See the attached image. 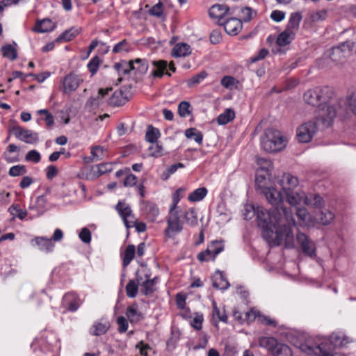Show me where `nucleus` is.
<instances>
[{"mask_svg":"<svg viewBox=\"0 0 356 356\" xmlns=\"http://www.w3.org/2000/svg\"><path fill=\"white\" fill-rule=\"evenodd\" d=\"M207 76V73L205 71H202L189 79L187 85L188 87H193L194 86L200 83Z\"/></svg>","mask_w":356,"mask_h":356,"instance_id":"nucleus-54","label":"nucleus"},{"mask_svg":"<svg viewBox=\"0 0 356 356\" xmlns=\"http://www.w3.org/2000/svg\"><path fill=\"white\" fill-rule=\"evenodd\" d=\"M13 131L19 140L29 144H33L38 141V134L29 129H25L20 126L14 127Z\"/></svg>","mask_w":356,"mask_h":356,"instance_id":"nucleus-13","label":"nucleus"},{"mask_svg":"<svg viewBox=\"0 0 356 356\" xmlns=\"http://www.w3.org/2000/svg\"><path fill=\"white\" fill-rule=\"evenodd\" d=\"M26 168L23 165H16L12 166L9 171L8 175L11 177H17L19 175H23L26 173Z\"/></svg>","mask_w":356,"mask_h":356,"instance_id":"nucleus-56","label":"nucleus"},{"mask_svg":"<svg viewBox=\"0 0 356 356\" xmlns=\"http://www.w3.org/2000/svg\"><path fill=\"white\" fill-rule=\"evenodd\" d=\"M285 200L291 206H297L300 204L302 202L305 203V198L307 195L305 193L298 189L290 190L287 192L284 193Z\"/></svg>","mask_w":356,"mask_h":356,"instance_id":"nucleus-17","label":"nucleus"},{"mask_svg":"<svg viewBox=\"0 0 356 356\" xmlns=\"http://www.w3.org/2000/svg\"><path fill=\"white\" fill-rule=\"evenodd\" d=\"M323 199L318 195H313L310 194L306 196L305 198V205L312 206L315 208H318L322 206Z\"/></svg>","mask_w":356,"mask_h":356,"instance_id":"nucleus-41","label":"nucleus"},{"mask_svg":"<svg viewBox=\"0 0 356 356\" xmlns=\"http://www.w3.org/2000/svg\"><path fill=\"white\" fill-rule=\"evenodd\" d=\"M79 237L82 242L88 244L91 241V232L87 227H83L81 229Z\"/></svg>","mask_w":356,"mask_h":356,"instance_id":"nucleus-64","label":"nucleus"},{"mask_svg":"<svg viewBox=\"0 0 356 356\" xmlns=\"http://www.w3.org/2000/svg\"><path fill=\"white\" fill-rule=\"evenodd\" d=\"M296 214L301 225L305 226H310L313 225L314 222L312 220V216L306 209H298Z\"/></svg>","mask_w":356,"mask_h":356,"instance_id":"nucleus-33","label":"nucleus"},{"mask_svg":"<svg viewBox=\"0 0 356 356\" xmlns=\"http://www.w3.org/2000/svg\"><path fill=\"white\" fill-rule=\"evenodd\" d=\"M213 305V316H216L219 321L227 323V316L224 311L221 312L217 307V304L215 301L212 302Z\"/></svg>","mask_w":356,"mask_h":356,"instance_id":"nucleus-61","label":"nucleus"},{"mask_svg":"<svg viewBox=\"0 0 356 356\" xmlns=\"http://www.w3.org/2000/svg\"><path fill=\"white\" fill-rule=\"evenodd\" d=\"M277 341L275 338L271 337H261L259 339V346L267 349L270 351L271 353L273 352L275 346L277 344Z\"/></svg>","mask_w":356,"mask_h":356,"instance_id":"nucleus-32","label":"nucleus"},{"mask_svg":"<svg viewBox=\"0 0 356 356\" xmlns=\"http://www.w3.org/2000/svg\"><path fill=\"white\" fill-rule=\"evenodd\" d=\"M105 151L106 149L102 146L97 145L92 147L90 153L93 157V161H97L102 160L104 157Z\"/></svg>","mask_w":356,"mask_h":356,"instance_id":"nucleus-53","label":"nucleus"},{"mask_svg":"<svg viewBox=\"0 0 356 356\" xmlns=\"http://www.w3.org/2000/svg\"><path fill=\"white\" fill-rule=\"evenodd\" d=\"M257 224L262 229L264 238L272 245L284 243L285 248L294 247V236L292 227L296 221L291 209L284 207L267 211L257 206Z\"/></svg>","mask_w":356,"mask_h":356,"instance_id":"nucleus-1","label":"nucleus"},{"mask_svg":"<svg viewBox=\"0 0 356 356\" xmlns=\"http://www.w3.org/2000/svg\"><path fill=\"white\" fill-rule=\"evenodd\" d=\"M138 284L137 281L131 280L126 286L127 296L129 298H134L136 296L138 291Z\"/></svg>","mask_w":356,"mask_h":356,"instance_id":"nucleus-48","label":"nucleus"},{"mask_svg":"<svg viewBox=\"0 0 356 356\" xmlns=\"http://www.w3.org/2000/svg\"><path fill=\"white\" fill-rule=\"evenodd\" d=\"M261 145L267 152H277L286 147V140L279 131L267 129L261 137Z\"/></svg>","mask_w":356,"mask_h":356,"instance_id":"nucleus-2","label":"nucleus"},{"mask_svg":"<svg viewBox=\"0 0 356 356\" xmlns=\"http://www.w3.org/2000/svg\"><path fill=\"white\" fill-rule=\"evenodd\" d=\"M243 215L245 220H251L257 215V207H255L253 204L245 205Z\"/></svg>","mask_w":356,"mask_h":356,"instance_id":"nucleus-52","label":"nucleus"},{"mask_svg":"<svg viewBox=\"0 0 356 356\" xmlns=\"http://www.w3.org/2000/svg\"><path fill=\"white\" fill-rule=\"evenodd\" d=\"M130 61L133 63L134 67L132 71H134L135 74L142 76L147 73L149 68V64L148 61L145 58H136L134 60H131Z\"/></svg>","mask_w":356,"mask_h":356,"instance_id":"nucleus-22","label":"nucleus"},{"mask_svg":"<svg viewBox=\"0 0 356 356\" xmlns=\"http://www.w3.org/2000/svg\"><path fill=\"white\" fill-rule=\"evenodd\" d=\"M115 209L122 218L127 228H131L134 226L137 219L133 214L132 210L128 204L124 201H119L115 206Z\"/></svg>","mask_w":356,"mask_h":356,"instance_id":"nucleus-9","label":"nucleus"},{"mask_svg":"<svg viewBox=\"0 0 356 356\" xmlns=\"http://www.w3.org/2000/svg\"><path fill=\"white\" fill-rule=\"evenodd\" d=\"M100 64V59L97 56H94L88 63L87 67L92 75H94L98 70Z\"/></svg>","mask_w":356,"mask_h":356,"instance_id":"nucleus-60","label":"nucleus"},{"mask_svg":"<svg viewBox=\"0 0 356 356\" xmlns=\"http://www.w3.org/2000/svg\"><path fill=\"white\" fill-rule=\"evenodd\" d=\"M150 155L154 157L161 156L163 154V147L159 143H152L149 147Z\"/></svg>","mask_w":356,"mask_h":356,"instance_id":"nucleus-63","label":"nucleus"},{"mask_svg":"<svg viewBox=\"0 0 356 356\" xmlns=\"http://www.w3.org/2000/svg\"><path fill=\"white\" fill-rule=\"evenodd\" d=\"M261 192L265 195L268 202L275 207L274 209H279L281 211V207H284L282 205L284 197L281 192L273 187L264 188Z\"/></svg>","mask_w":356,"mask_h":356,"instance_id":"nucleus-12","label":"nucleus"},{"mask_svg":"<svg viewBox=\"0 0 356 356\" xmlns=\"http://www.w3.org/2000/svg\"><path fill=\"white\" fill-rule=\"evenodd\" d=\"M332 95L333 92L329 87H316L307 90L303 98L307 104L319 107L327 103Z\"/></svg>","mask_w":356,"mask_h":356,"instance_id":"nucleus-3","label":"nucleus"},{"mask_svg":"<svg viewBox=\"0 0 356 356\" xmlns=\"http://www.w3.org/2000/svg\"><path fill=\"white\" fill-rule=\"evenodd\" d=\"M126 315L131 322H138L142 318L141 314L134 306L127 309Z\"/></svg>","mask_w":356,"mask_h":356,"instance_id":"nucleus-50","label":"nucleus"},{"mask_svg":"<svg viewBox=\"0 0 356 356\" xmlns=\"http://www.w3.org/2000/svg\"><path fill=\"white\" fill-rule=\"evenodd\" d=\"M115 71L119 76H124L129 74L134 68L133 63L131 61L121 60L115 63L113 66Z\"/></svg>","mask_w":356,"mask_h":356,"instance_id":"nucleus-25","label":"nucleus"},{"mask_svg":"<svg viewBox=\"0 0 356 356\" xmlns=\"http://www.w3.org/2000/svg\"><path fill=\"white\" fill-rule=\"evenodd\" d=\"M9 213L14 217H17L20 220H24L27 216V211L21 209L19 205L17 204H12L8 208Z\"/></svg>","mask_w":356,"mask_h":356,"instance_id":"nucleus-46","label":"nucleus"},{"mask_svg":"<svg viewBox=\"0 0 356 356\" xmlns=\"http://www.w3.org/2000/svg\"><path fill=\"white\" fill-rule=\"evenodd\" d=\"M159 136L160 132L158 129H156L151 125L147 127L145 134V139L147 142L154 143L157 141Z\"/></svg>","mask_w":356,"mask_h":356,"instance_id":"nucleus-43","label":"nucleus"},{"mask_svg":"<svg viewBox=\"0 0 356 356\" xmlns=\"http://www.w3.org/2000/svg\"><path fill=\"white\" fill-rule=\"evenodd\" d=\"M79 31L76 28L70 29L63 32L58 38V42H67L72 40L74 38L78 35Z\"/></svg>","mask_w":356,"mask_h":356,"instance_id":"nucleus-40","label":"nucleus"},{"mask_svg":"<svg viewBox=\"0 0 356 356\" xmlns=\"http://www.w3.org/2000/svg\"><path fill=\"white\" fill-rule=\"evenodd\" d=\"M34 241L41 251L51 252L54 248L52 239L46 237H36Z\"/></svg>","mask_w":356,"mask_h":356,"instance_id":"nucleus-29","label":"nucleus"},{"mask_svg":"<svg viewBox=\"0 0 356 356\" xmlns=\"http://www.w3.org/2000/svg\"><path fill=\"white\" fill-rule=\"evenodd\" d=\"M185 136L187 138L193 139L198 144H201L203 139L202 133L195 128H189L185 131Z\"/></svg>","mask_w":356,"mask_h":356,"instance_id":"nucleus-42","label":"nucleus"},{"mask_svg":"<svg viewBox=\"0 0 356 356\" xmlns=\"http://www.w3.org/2000/svg\"><path fill=\"white\" fill-rule=\"evenodd\" d=\"M317 131V124L315 120H309L302 124L298 129L296 136L300 143H309Z\"/></svg>","mask_w":356,"mask_h":356,"instance_id":"nucleus-8","label":"nucleus"},{"mask_svg":"<svg viewBox=\"0 0 356 356\" xmlns=\"http://www.w3.org/2000/svg\"><path fill=\"white\" fill-rule=\"evenodd\" d=\"M25 159L27 161H31L34 163H38L40 161L41 156L37 150L33 149L26 154Z\"/></svg>","mask_w":356,"mask_h":356,"instance_id":"nucleus-62","label":"nucleus"},{"mask_svg":"<svg viewBox=\"0 0 356 356\" xmlns=\"http://www.w3.org/2000/svg\"><path fill=\"white\" fill-rule=\"evenodd\" d=\"M82 300L75 293L70 292L64 295L62 299L61 307L64 309L63 313L67 312H74L82 305Z\"/></svg>","mask_w":356,"mask_h":356,"instance_id":"nucleus-11","label":"nucleus"},{"mask_svg":"<svg viewBox=\"0 0 356 356\" xmlns=\"http://www.w3.org/2000/svg\"><path fill=\"white\" fill-rule=\"evenodd\" d=\"M296 35L286 31L285 29L280 33L276 40V43L280 47H284L289 44L295 38Z\"/></svg>","mask_w":356,"mask_h":356,"instance_id":"nucleus-31","label":"nucleus"},{"mask_svg":"<svg viewBox=\"0 0 356 356\" xmlns=\"http://www.w3.org/2000/svg\"><path fill=\"white\" fill-rule=\"evenodd\" d=\"M334 214L329 211H322L320 214L318 220L323 225L330 224L334 219Z\"/></svg>","mask_w":356,"mask_h":356,"instance_id":"nucleus-59","label":"nucleus"},{"mask_svg":"<svg viewBox=\"0 0 356 356\" xmlns=\"http://www.w3.org/2000/svg\"><path fill=\"white\" fill-rule=\"evenodd\" d=\"M354 48V43L351 41H346L339 44L337 47L332 49L330 55V58L334 62H339L342 58L348 56Z\"/></svg>","mask_w":356,"mask_h":356,"instance_id":"nucleus-10","label":"nucleus"},{"mask_svg":"<svg viewBox=\"0 0 356 356\" xmlns=\"http://www.w3.org/2000/svg\"><path fill=\"white\" fill-rule=\"evenodd\" d=\"M183 229V222L178 210H169V216L167 220V227L165 234L169 238H174Z\"/></svg>","mask_w":356,"mask_h":356,"instance_id":"nucleus-5","label":"nucleus"},{"mask_svg":"<svg viewBox=\"0 0 356 356\" xmlns=\"http://www.w3.org/2000/svg\"><path fill=\"white\" fill-rule=\"evenodd\" d=\"M127 102V97L121 90H115L108 99V104L111 106H119Z\"/></svg>","mask_w":356,"mask_h":356,"instance_id":"nucleus-30","label":"nucleus"},{"mask_svg":"<svg viewBox=\"0 0 356 356\" xmlns=\"http://www.w3.org/2000/svg\"><path fill=\"white\" fill-rule=\"evenodd\" d=\"M235 118V113L231 108H227L223 113L220 114L217 118V122L220 125H224L231 122Z\"/></svg>","mask_w":356,"mask_h":356,"instance_id":"nucleus-36","label":"nucleus"},{"mask_svg":"<svg viewBox=\"0 0 356 356\" xmlns=\"http://www.w3.org/2000/svg\"><path fill=\"white\" fill-rule=\"evenodd\" d=\"M113 170V164L111 163H104L99 164L94 167L93 172L97 177Z\"/></svg>","mask_w":356,"mask_h":356,"instance_id":"nucleus-44","label":"nucleus"},{"mask_svg":"<svg viewBox=\"0 0 356 356\" xmlns=\"http://www.w3.org/2000/svg\"><path fill=\"white\" fill-rule=\"evenodd\" d=\"M209 15L210 17L216 20L218 24H221L231 14L227 6L225 4H215L210 8Z\"/></svg>","mask_w":356,"mask_h":356,"instance_id":"nucleus-14","label":"nucleus"},{"mask_svg":"<svg viewBox=\"0 0 356 356\" xmlns=\"http://www.w3.org/2000/svg\"><path fill=\"white\" fill-rule=\"evenodd\" d=\"M3 56L10 60H15L17 56L16 49L11 44H7L1 48Z\"/></svg>","mask_w":356,"mask_h":356,"instance_id":"nucleus-47","label":"nucleus"},{"mask_svg":"<svg viewBox=\"0 0 356 356\" xmlns=\"http://www.w3.org/2000/svg\"><path fill=\"white\" fill-rule=\"evenodd\" d=\"M224 250V244L221 241L211 242L204 251L198 253L197 258L201 261H214L216 256Z\"/></svg>","mask_w":356,"mask_h":356,"instance_id":"nucleus-7","label":"nucleus"},{"mask_svg":"<svg viewBox=\"0 0 356 356\" xmlns=\"http://www.w3.org/2000/svg\"><path fill=\"white\" fill-rule=\"evenodd\" d=\"M347 108L356 115V89L349 90L346 99Z\"/></svg>","mask_w":356,"mask_h":356,"instance_id":"nucleus-35","label":"nucleus"},{"mask_svg":"<svg viewBox=\"0 0 356 356\" xmlns=\"http://www.w3.org/2000/svg\"><path fill=\"white\" fill-rule=\"evenodd\" d=\"M184 167V165L181 163H178L170 165L165 172L162 173V179L167 180L170 176L174 174L179 168H183Z\"/></svg>","mask_w":356,"mask_h":356,"instance_id":"nucleus-55","label":"nucleus"},{"mask_svg":"<svg viewBox=\"0 0 356 356\" xmlns=\"http://www.w3.org/2000/svg\"><path fill=\"white\" fill-rule=\"evenodd\" d=\"M185 219L186 222L191 226L197 225V214L195 209L191 208L185 213Z\"/></svg>","mask_w":356,"mask_h":356,"instance_id":"nucleus-51","label":"nucleus"},{"mask_svg":"<svg viewBox=\"0 0 356 356\" xmlns=\"http://www.w3.org/2000/svg\"><path fill=\"white\" fill-rule=\"evenodd\" d=\"M55 26L53 22L49 19H44L36 23L33 28V31L38 33H46L51 31Z\"/></svg>","mask_w":356,"mask_h":356,"instance_id":"nucleus-26","label":"nucleus"},{"mask_svg":"<svg viewBox=\"0 0 356 356\" xmlns=\"http://www.w3.org/2000/svg\"><path fill=\"white\" fill-rule=\"evenodd\" d=\"M220 83L226 89L232 90L237 88L238 81L233 76H225L221 79Z\"/></svg>","mask_w":356,"mask_h":356,"instance_id":"nucleus-49","label":"nucleus"},{"mask_svg":"<svg viewBox=\"0 0 356 356\" xmlns=\"http://www.w3.org/2000/svg\"><path fill=\"white\" fill-rule=\"evenodd\" d=\"M277 182L283 193L296 189L299 185L298 179L290 173H284Z\"/></svg>","mask_w":356,"mask_h":356,"instance_id":"nucleus-18","label":"nucleus"},{"mask_svg":"<svg viewBox=\"0 0 356 356\" xmlns=\"http://www.w3.org/2000/svg\"><path fill=\"white\" fill-rule=\"evenodd\" d=\"M220 25L224 26L227 33L233 35H237L241 31L243 26L241 19L230 16L225 19Z\"/></svg>","mask_w":356,"mask_h":356,"instance_id":"nucleus-19","label":"nucleus"},{"mask_svg":"<svg viewBox=\"0 0 356 356\" xmlns=\"http://www.w3.org/2000/svg\"><path fill=\"white\" fill-rule=\"evenodd\" d=\"M213 286L218 289L225 290L229 286V284L222 272L216 271L213 277Z\"/></svg>","mask_w":356,"mask_h":356,"instance_id":"nucleus-27","label":"nucleus"},{"mask_svg":"<svg viewBox=\"0 0 356 356\" xmlns=\"http://www.w3.org/2000/svg\"><path fill=\"white\" fill-rule=\"evenodd\" d=\"M136 280L141 286V292L145 296L153 293L155 291V286L158 277H154L151 279L150 270L146 266H142L136 273Z\"/></svg>","mask_w":356,"mask_h":356,"instance_id":"nucleus-4","label":"nucleus"},{"mask_svg":"<svg viewBox=\"0 0 356 356\" xmlns=\"http://www.w3.org/2000/svg\"><path fill=\"white\" fill-rule=\"evenodd\" d=\"M297 242L300 244L304 254L310 257L316 256V248L314 243L309 239L303 233L298 232L296 236Z\"/></svg>","mask_w":356,"mask_h":356,"instance_id":"nucleus-16","label":"nucleus"},{"mask_svg":"<svg viewBox=\"0 0 356 356\" xmlns=\"http://www.w3.org/2000/svg\"><path fill=\"white\" fill-rule=\"evenodd\" d=\"M336 116V108L326 103L319 106L316 112V120L321 121L324 127H329L332 124Z\"/></svg>","mask_w":356,"mask_h":356,"instance_id":"nucleus-6","label":"nucleus"},{"mask_svg":"<svg viewBox=\"0 0 356 356\" xmlns=\"http://www.w3.org/2000/svg\"><path fill=\"white\" fill-rule=\"evenodd\" d=\"M322 346H316L314 348H308V354L314 353L315 355L318 356H343L341 355L338 353L332 354L331 352H330L329 350L324 349L323 350Z\"/></svg>","mask_w":356,"mask_h":356,"instance_id":"nucleus-39","label":"nucleus"},{"mask_svg":"<svg viewBox=\"0 0 356 356\" xmlns=\"http://www.w3.org/2000/svg\"><path fill=\"white\" fill-rule=\"evenodd\" d=\"M302 18V16L300 12L292 13L290 15L285 30L294 35H296L299 30Z\"/></svg>","mask_w":356,"mask_h":356,"instance_id":"nucleus-21","label":"nucleus"},{"mask_svg":"<svg viewBox=\"0 0 356 356\" xmlns=\"http://www.w3.org/2000/svg\"><path fill=\"white\" fill-rule=\"evenodd\" d=\"M136 248L134 245H129L124 252L123 256V266H127L134 257Z\"/></svg>","mask_w":356,"mask_h":356,"instance_id":"nucleus-45","label":"nucleus"},{"mask_svg":"<svg viewBox=\"0 0 356 356\" xmlns=\"http://www.w3.org/2000/svg\"><path fill=\"white\" fill-rule=\"evenodd\" d=\"M207 193L205 187L198 188L189 194L188 200L191 202H200L206 197Z\"/></svg>","mask_w":356,"mask_h":356,"instance_id":"nucleus-34","label":"nucleus"},{"mask_svg":"<svg viewBox=\"0 0 356 356\" xmlns=\"http://www.w3.org/2000/svg\"><path fill=\"white\" fill-rule=\"evenodd\" d=\"M152 65L154 68L150 73V76H153L154 78H161L164 74V72L167 68L168 63L165 60H154L152 62Z\"/></svg>","mask_w":356,"mask_h":356,"instance_id":"nucleus-24","label":"nucleus"},{"mask_svg":"<svg viewBox=\"0 0 356 356\" xmlns=\"http://www.w3.org/2000/svg\"><path fill=\"white\" fill-rule=\"evenodd\" d=\"M184 188L177 189L172 195V203L170 207V210H177V204L182 197V193L184 192Z\"/></svg>","mask_w":356,"mask_h":356,"instance_id":"nucleus-57","label":"nucleus"},{"mask_svg":"<svg viewBox=\"0 0 356 356\" xmlns=\"http://www.w3.org/2000/svg\"><path fill=\"white\" fill-rule=\"evenodd\" d=\"M234 315L236 318H238L239 320L242 319L243 321H247L248 323L254 321L256 318L259 316V313L252 309L245 313L244 319L242 318L241 316H237V312H235Z\"/></svg>","mask_w":356,"mask_h":356,"instance_id":"nucleus-58","label":"nucleus"},{"mask_svg":"<svg viewBox=\"0 0 356 356\" xmlns=\"http://www.w3.org/2000/svg\"><path fill=\"white\" fill-rule=\"evenodd\" d=\"M191 54V46L186 43H177L175 45L172 51V55L174 57H185Z\"/></svg>","mask_w":356,"mask_h":356,"instance_id":"nucleus-23","label":"nucleus"},{"mask_svg":"<svg viewBox=\"0 0 356 356\" xmlns=\"http://www.w3.org/2000/svg\"><path fill=\"white\" fill-rule=\"evenodd\" d=\"M272 354L273 356H292V351L289 346L277 343Z\"/></svg>","mask_w":356,"mask_h":356,"instance_id":"nucleus-38","label":"nucleus"},{"mask_svg":"<svg viewBox=\"0 0 356 356\" xmlns=\"http://www.w3.org/2000/svg\"><path fill=\"white\" fill-rule=\"evenodd\" d=\"M19 151L18 146L15 144H10L7 148V150L3 153V157L5 160L8 163L17 162L19 158L17 156H12L11 154L17 152Z\"/></svg>","mask_w":356,"mask_h":356,"instance_id":"nucleus-37","label":"nucleus"},{"mask_svg":"<svg viewBox=\"0 0 356 356\" xmlns=\"http://www.w3.org/2000/svg\"><path fill=\"white\" fill-rule=\"evenodd\" d=\"M81 81L79 77L74 74L67 75L63 81V92L70 95L79 88Z\"/></svg>","mask_w":356,"mask_h":356,"instance_id":"nucleus-20","label":"nucleus"},{"mask_svg":"<svg viewBox=\"0 0 356 356\" xmlns=\"http://www.w3.org/2000/svg\"><path fill=\"white\" fill-rule=\"evenodd\" d=\"M350 342L348 338L345 337L342 333L334 332L329 339V343L322 342L318 346H322L323 350L327 349L332 352V347H342Z\"/></svg>","mask_w":356,"mask_h":356,"instance_id":"nucleus-15","label":"nucleus"},{"mask_svg":"<svg viewBox=\"0 0 356 356\" xmlns=\"http://www.w3.org/2000/svg\"><path fill=\"white\" fill-rule=\"evenodd\" d=\"M109 328V323L107 321L95 322L90 329V334L94 336H99L105 334Z\"/></svg>","mask_w":356,"mask_h":356,"instance_id":"nucleus-28","label":"nucleus"}]
</instances>
